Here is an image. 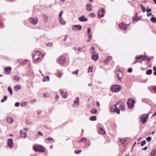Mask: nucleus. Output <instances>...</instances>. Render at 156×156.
<instances>
[{"label": "nucleus", "instance_id": "9d476101", "mask_svg": "<svg viewBox=\"0 0 156 156\" xmlns=\"http://www.w3.org/2000/svg\"><path fill=\"white\" fill-rule=\"evenodd\" d=\"M41 54V53L39 51H37L35 52H34V53H33L32 55V56L33 58H34L35 60L38 61L40 58V57H37L36 59L35 58V57L36 56H39Z\"/></svg>", "mask_w": 156, "mask_h": 156}, {"label": "nucleus", "instance_id": "cd10ccee", "mask_svg": "<svg viewBox=\"0 0 156 156\" xmlns=\"http://www.w3.org/2000/svg\"><path fill=\"white\" fill-rule=\"evenodd\" d=\"M7 90L9 94L12 95L13 94L12 89L11 86H9L8 87Z\"/></svg>", "mask_w": 156, "mask_h": 156}, {"label": "nucleus", "instance_id": "79ce46f5", "mask_svg": "<svg viewBox=\"0 0 156 156\" xmlns=\"http://www.w3.org/2000/svg\"><path fill=\"white\" fill-rule=\"evenodd\" d=\"M146 143V141L144 140L141 142L140 143L141 145L142 146H144Z\"/></svg>", "mask_w": 156, "mask_h": 156}, {"label": "nucleus", "instance_id": "338daca9", "mask_svg": "<svg viewBox=\"0 0 156 156\" xmlns=\"http://www.w3.org/2000/svg\"><path fill=\"white\" fill-rule=\"evenodd\" d=\"M96 104L98 107H99L100 106V103L99 102H97L96 103Z\"/></svg>", "mask_w": 156, "mask_h": 156}, {"label": "nucleus", "instance_id": "20e7f679", "mask_svg": "<svg viewBox=\"0 0 156 156\" xmlns=\"http://www.w3.org/2000/svg\"><path fill=\"white\" fill-rule=\"evenodd\" d=\"M105 10L103 8H100L98 10V18L104 17L105 13Z\"/></svg>", "mask_w": 156, "mask_h": 156}, {"label": "nucleus", "instance_id": "a19ab883", "mask_svg": "<svg viewBox=\"0 0 156 156\" xmlns=\"http://www.w3.org/2000/svg\"><path fill=\"white\" fill-rule=\"evenodd\" d=\"M63 12L62 11H61L60 12V13H59V18H62V16L63 14Z\"/></svg>", "mask_w": 156, "mask_h": 156}, {"label": "nucleus", "instance_id": "5fc2aeb1", "mask_svg": "<svg viewBox=\"0 0 156 156\" xmlns=\"http://www.w3.org/2000/svg\"><path fill=\"white\" fill-rule=\"evenodd\" d=\"M93 71V69L92 67H89V69L88 72H91Z\"/></svg>", "mask_w": 156, "mask_h": 156}, {"label": "nucleus", "instance_id": "a211bd4d", "mask_svg": "<svg viewBox=\"0 0 156 156\" xmlns=\"http://www.w3.org/2000/svg\"><path fill=\"white\" fill-rule=\"evenodd\" d=\"M76 100L74 102V104L73 105V106L75 107H78L79 105V98L77 97L76 98Z\"/></svg>", "mask_w": 156, "mask_h": 156}, {"label": "nucleus", "instance_id": "0eeeda50", "mask_svg": "<svg viewBox=\"0 0 156 156\" xmlns=\"http://www.w3.org/2000/svg\"><path fill=\"white\" fill-rule=\"evenodd\" d=\"M148 118V114H144L141 117V121L143 124L145 123L147 121Z\"/></svg>", "mask_w": 156, "mask_h": 156}, {"label": "nucleus", "instance_id": "ea45409f", "mask_svg": "<svg viewBox=\"0 0 156 156\" xmlns=\"http://www.w3.org/2000/svg\"><path fill=\"white\" fill-rule=\"evenodd\" d=\"M140 6L143 12H144L146 10L145 8L142 5H141Z\"/></svg>", "mask_w": 156, "mask_h": 156}, {"label": "nucleus", "instance_id": "f257e3e1", "mask_svg": "<svg viewBox=\"0 0 156 156\" xmlns=\"http://www.w3.org/2000/svg\"><path fill=\"white\" fill-rule=\"evenodd\" d=\"M121 86L118 84H115L112 86L111 87V90L113 92H118L122 89Z\"/></svg>", "mask_w": 156, "mask_h": 156}, {"label": "nucleus", "instance_id": "473e14b6", "mask_svg": "<svg viewBox=\"0 0 156 156\" xmlns=\"http://www.w3.org/2000/svg\"><path fill=\"white\" fill-rule=\"evenodd\" d=\"M97 112V110L96 109H93L91 110L90 112L92 113L95 114Z\"/></svg>", "mask_w": 156, "mask_h": 156}, {"label": "nucleus", "instance_id": "a18cd8bd", "mask_svg": "<svg viewBox=\"0 0 156 156\" xmlns=\"http://www.w3.org/2000/svg\"><path fill=\"white\" fill-rule=\"evenodd\" d=\"M94 47H93L91 48L90 51L92 53V54H93V53H95V52H94Z\"/></svg>", "mask_w": 156, "mask_h": 156}, {"label": "nucleus", "instance_id": "2f4dec72", "mask_svg": "<svg viewBox=\"0 0 156 156\" xmlns=\"http://www.w3.org/2000/svg\"><path fill=\"white\" fill-rule=\"evenodd\" d=\"M152 71L151 69H149L147 70L146 72V74L147 75H150L152 73Z\"/></svg>", "mask_w": 156, "mask_h": 156}, {"label": "nucleus", "instance_id": "c756f323", "mask_svg": "<svg viewBox=\"0 0 156 156\" xmlns=\"http://www.w3.org/2000/svg\"><path fill=\"white\" fill-rule=\"evenodd\" d=\"M90 119L92 121H95L96 119V117L95 116H93L90 117Z\"/></svg>", "mask_w": 156, "mask_h": 156}, {"label": "nucleus", "instance_id": "6ab92c4d", "mask_svg": "<svg viewBox=\"0 0 156 156\" xmlns=\"http://www.w3.org/2000/svg\"><path fill=\"white\" fill-rule=\"evenodd\" d=\"M79 20L81 22H86L88 20V19L85 17L84 16H82L79 18Z\"/></svg>", "mask_w": 156, "mask_h": 156}, {"label": "nucleus", "instance_id": "c03bdc74", "mask_svg": "<svg viewBox=\"0 0 156 156\" xmlns=\"http://www.w3.org/2000/svg\"><path fill=\"white\" fill-rule=\"evenodd\" d=\"M26 123L27 125H30L32 123V122L27 120L26 121Z\"/></svg>", "mask_w": 156, "mask_h": 156}, {"label": "nucleus", "instance_id": "423d86ee", "mask_svg": "<svg viewBox=\"0 0 156 156\" xmlns=\"http://www.w3.org/2000/svg\"><path fill=\"white\" fill-rule=\"evenodd\" d=\"M66 58L65 57L61 56L60 57L58 60V62L61 65L64 64L66 62Z\"/></svg>", "mask_w": 156, "mask_h": 156}, {"label": "nucleus", "instance_id": "c9c22d12", "mask_svg": "<svg viewBox=\"0 0 156 156\" xmlns=\"http://www.w3.org/2000/svg\"><path fill=\"white\" fill-rule=\"evenodd\" d=\"M7 99V97L6 96H5L1 100L2 102H3L5 101H6Z\"/></svg>", "mask_w": 156, "mask_h": 156}, {"label": "nucleus", "instance_id": "4468645a", "mask_svg": "<svg viewBox=\"0 0 156 156\" xmlns=\"http://www.w3.org/2000/svg\"><path fill=\"white\" fill-rule=\"evenodd\" d=\"M93 8V5L90 3H87L86 5V10L88 11L92 10Z\"/></svg>", "mask_w": 156, "mask_h": 156}, {"label": "nucleus", "instance_id": "aec40b11", "mask_svg": "<svg viewBox=\"0 0 156 156\" xmlns=\"http://www.w3.org/2000/svg\"><path fill=\"white\" fill-rule=\"evenodd\" d=\"M98 132L100 134L105 135L106 132L104 129L102 128H99L98 130Z\"/></svg>", "mask_w": 156, "mask_h": 156}, {"label": "nucleus", "instance_id": "774afa93", "mask_svg": "<svg viewBox=\"0 0 156 156\" xmlns=\"http://www.w3.org/2000/svg\"><path fill=\"white\" fill-rule=\"evenodd\" d=\"M41 111L40 110L37 111V114L39 115L41 113Z\"/></svg>", "mask_w": 156, "mask_h": 156}, {"label": "nucleus", "instance_id": "7c9ffc66", "mask_svg": "<svg viewBox=\"0 0 156 156\" xmlns=\"http://www.w3.org/2000/svg\"><path fill=\"white\" fill-rule=\"evenodd\" d=\"M150 20L154 23H156V17H152L150 19Z\"/></svg>", "mask_w": 156, "mask_h": 156}, {"label": "nucleus", "instance_id": "3c124183", "mask_svg": "<svg viewBox=\"0 0 156 156\" xmlns=\"http://www.w3.org/2000/svg\"><path fill=\"white\" fill-rule=\"evenodd\" d=\"M78 70H76L75 71L73 72H72V73L73 74H76V75H77L78 73Z\"/></svg>", "mask_w": 156, "mask_h": 156}, {"label": "nucleus", "instance_id": "bf43d9fd", "mask_svg": "<svg viewBox=\"0 0 156 156\" xmlns=\"http://www.w3.org/2000/svg\"><path fill=\"white\" fill-rule=\"evenodd\" d=\"M146 12L147 13H149L151 12V9H147L146 10Z\"/></svg>", "mask_w": 156, "mask_h": 156}, {"label": "nucleus", "instance_id": "c85d7f7f", "mask_svg": "<svg viewBox=\"0 0 156 156\" xmlns=\"http://www.w3.org/2000/svg\"><path fill=\"white\" fill-rule=\"evenodd\" d=\"M50 80V77L48 76H47L46 77H44L43 81V82L45 81H49Z\"/></svg>", "mask_w": 156, "mask_h": 156}, {"label": "nucleus", "instance_id": "ddd939ff", "mask_svg": "<svg viewBox=\"0 0 156 156\" xmlns=\"http://www.w3.org/2000/svg\"><path fill=\"white\" fill-rule=\"evenodd\" d=\"M12 68L10 67H5L4 70L5 73L7 75L10 74L11 73Z\"/></svg>", "mask_w": 156, "mask_h": 156}, {"label": "nucleus", "instance_id": "f8f14e48", "mask_svg": "<svg viewBox=\"0 0 156 156\" xmlns=\"http://www.w3.org/2000/svg\"><path fill=\"white\" fill-rule=\"evenodd\" d=\"M29 21L31 23L34 25H36L38 22V20L36 18H30Z\"/></svg>", "mask_w": 156, "mask_h": 156}, {"label": "nucleus", "instance_id": "603ef678", "mask_svg": "<svg viewBox=\"0 0 156 156\" xmlns=\"http://www.w3.org/2000/svg\"><path fill=\"white\" fill-rule=\"evenodd\" d=\"M133 69L131 68H130L128 69V72L129 73H131L132 72Z\"/></svg>", "mask_w": 156, "mask_h": 156}, {"label": "nucleus", "instance_id": "5701e85b", "mask_svg": "<svg viewBox=\"0 0 156 156\" xmlns=\"http://www.w3.org/2000/svg\"><path fill=\"white\" fill-rule=\"evenodd\" d=\"M42 16L44 22H48V16L45 14H43Z\"/></svg>", "mask_w": 156, "mask_h": 156}, {"label": "nucleus", "instance_id": "58836bf2", "mask_svg": "<svg viewBox=\"0 0 156 156\" xmlns=\"http://www.w3.org/2000/svg\"><path fill=\"white\" fill-rule=\"evenodd\" d=\"M53 44L51 42H48L46 44V46L48 47H52Z\"/></svg>", "mask_w": 156, "mask_h": 156}, {"label": "nucleus", "instance_id": "6e6552de", "mask_svg": "<svg viewBox=\"0 0 156 156\" xmlns=\"http://www.w3.org/2000/svg\"><path fill=\"white\" fill-rule=\"evenodd\" d=\"M130 24H126L124 23H122L119 24V27L122 29L125 30H126L128 27L129 26Z\"/></svg>", "mask_w": 156, "mask_h": 156}, {"label": "nucleus", "instance_id": "052dcab7", "mask_svg": "<svg viewBox=\"0 0 156 156\" xmlns=\"http://www.w3.org/2000/svg\"><path fill=\"white\" fill-rule=\"evenodd\" d=\"M121 103L122 102L121 101H119L115 104V105H122L121 104Z\"/></svg>", "mask_w": 156, "mask_h": 156}, {"label": "nucleus", "instance_id": "4be33fe9", "mask_svg": "<svg viewBox=\"0 0 156 156\" xmlns=\"http://www.w3.org/2000/svg\"><path fill=\"white\" fill-rule=\"evenodd\" d=\"M112 58V57L111 56H108L104 61V63L105 64H107L109 62H110Z\"/></svg>", "mask_w": 156, "mask_h": 156}, {"label": "nucleus", "instance_id": "13d9d810", "mask_svg": "<svg viewBox=\"0 0 156 156\" xmlns=\"http://www.w3.org/2000/svg\"><path fill=\"white\" fill-rule=\"evenodd\" d=\"M20 103L19 102H17L15 103V105L16 107H18L19 106Z\"/></svg>", "mask_w": 156, "mask_h": 156}, {"label": "nucleus", "instance_id": "37998d69", "mask_svg": "<svg viewBox=\"0 0 156 156\" xmlns=\"http://www.w3.org/2000/svg\"><path fill=\"white\" fill-rule=\"evenodd\" d=\"M86 141V139L85 138H83L81 139V142H84V143H85Z\"/></svg>", "mask_w": 156, "mask_h": 156}, {"label": "nucleus", "instance_id": "de8ad7c7", "mask_svg": "<svg viewBox=\"0 0 156 156\" xmlns=\"http://www.w3.org/2000/svg\"><path fill=\"white\" fill-rule=\"evenodd\" d=\"M81 151H82V150H79V151H75V153L76 154H79L81 152Z\"/></svg>", "mask_w": 156, "mask_h": 156}, {"label": "nucleus", "instance_id": "09e8293b", "mask_svg": "<svg viewBox=\"0 0 156 156\" xmlns=\"http://www.w3.org/2000/svg\"><path fill=\"white\" fill-rule=\"evenodd\" d=\"M27 104L26 102H24L21 104V106H26Z\"/></svg>", "mask_w": 156, "mask_h": 156}, {"label": "nucleus", "instance_id": "dca6fc26", "mask_svg": "<svg viewBox=\"0 0 156 156\" xmlns=\"http://www.w3.org/2000/svg\"><path fill=\"white\" fill-rule=\"evenodd\" d=\"M59 91L63 98H67L68 94L67 92H64L62 89H60Z\"/></svg>", "mask_w": 156, "mask_h": 156}, {"label": "nucleus", "instance_id": "4c0bfd02", "mask_svg": "<svg viewBox=\"0 0 156 156\" xmlns=\"http://www.w3.org/2000/svg\"><path fill=\"white\" fill-rule=\"evenodd\" d=\"M89 16L91 18H94L95 17V15L94 13H90L89 15Z\"/></svg>", "mask_w": 156, "mask_h": 156}, {"label": "nucleus", "instance_id": "69168bd1", "mask_svg": "<svg viewBox=\"0 0 156 156\" xmlns=\"http://www.w3.org/2000/svg\"><path fill=\"white\" fill-rule=\"evenodd\" d=\"M90 28H88V30H87V33H88L89 34H90Z\"/></svg>", "mask_w": 156, "mask_h": 156}, {"label": "nucleus", "instance_id": "2eb2a0df", "mask_svg": "<svg viewBox=\"0 0 156 156\" xmlns=\"http://www.w3.org/2000/svg\"><path fill=\"white\" fill-rule=\"evenodd\" d=\"M98 58V55L97 53H94L92 54V58L95 61L97 60Z\"/></svg>", "mask_w": 156, "mask_h": 156}, {"label": "nucleus", "instance_id": "39448f33", "mask_svg": "<svg viewBox=\"0 0 156 156\" xmlns=\"http://www.w3.org/2000/svg\"><path fill=\"white\" fill-rule=\"evenodd\" d=\"M115 105H113L110 108V111L113 112H117L118 114H120V112L119 109L117 108Z\"/></svg>", "mask_w": 156, "mask_h": 156}, {"label": "nucleus", "instance_id": "f704fd0d", "mask_svg": "<svg viewBox=\"0 0 156 156\" xmlns=\"http://www.w3.org/2000/svg\"><path fill=\"white\" fill-rule=\"evenodd\" d=\"M62 75V73H60L59 72H58L57 74V76L59 78H61Z\"/></svg>", "mask_w": 156, "mask_h": 156}, {"label": "nucleus", "instance_id": "72a5a7b5", "mask_svg": "<svg viewBox=\"0 0 156 156\" xmlns=\"http://www.w3.org/2000/svg\"><path fill=\"white\" fill-rule=\"evenodd\" d=\"M119 109H121L122 110H124L125 108V106L123 105H119Z\"/></svg>", "mask_w": 156, "mask_h": 156}, {"label": "nucleus", "instance_id": "a878e982", "mask_svg": "<svg viewBox=\"0 0 156 156\" xmlns=\"http://www.w3.org/2000/svg\"><path fill=\"white\" fill-rule=\"evenodd\" d=\"M21 77L18 75H16L14 76V79L16 81H19L20 80Z\"/></svg>", "mask_w": 156, "mask_h": 156}, {"label": "nucleus", "instance_id": "7ed1b4c3", "mask_svg": "<svg viewBox=\"0 0 156 156\" xmlns=\"http://www.w3.org/2000/svg\"><path fill=\"white\" fill-rule=\"evenodd\" d=\"M135 102V101L134 99L130 98L128 99L127 102V104L128 108L129 109H131L133 108L134 104Z\"/></svg>", "mask_w": 156, "mask_h": 156}, {"label": "nucleus", "instance_id": "f3484780", "mask_svg": "<svg viewBox=\"0 0 156 156\" xmlns=\"http://www.w3.org/2000/svg\"><path fill=\"white\" fill-rule=\"evenodd\" d=\"M6 121L8 123L11 124L13 122V119L10 116H8L6 118Z\"/></svg>", "mask_w": 156, "mask_h": 156}, {"label": "nucleus", "instance_id": "0e129e2a", "mask_svg": "<svg viewBox=\"0 0 156 156\" xmlns=\"http://www.w3.org/2000/svg\"><path fill=\"white\" fill-rule=\"evenodd\" d=\"M153 89L154 91V92L156 93V86H154L153 87Z\"/></svg>", "mask_w": 156, "mask_h": 156}, {"label": "nucleus", "instance_id": "b1692460", "mask_svg": "<svg viewBox=\"0 0 156 156\" xmlns=\"http://www.w3.org/2000/svg\"><path fill=\"white\" fill-rule=\"evenodd\" d=\"M135 58L137 60L140 59L142 58L144 60H146V58H147V57L146 56L140 55L136 57Z\"/></svg>", "mask_w": 156, "mask_h": 156}, {"label": "nucleus", "instance_id": "bb28decb", "mask_svg": "<svg viewBox=\"0 0 156 156\" xmlns=\"http://www.w3.org/2000/svg\"><path fill=\"white\" fill-rule=\"evenodd\" d=\"M60 23L63 25H65L66 23V22L62 18H59Z\"/></svg>", "mask_w": 156, "mask_h": 156}, {"label": "nucleus", "instance_id": "412c9836", "mask_svg": "<svg viewBox=\"0 0 156 156\" xmlns=\"http://www.w3.org/2000/svg\"><path fill=\"white\" fill-rule=\"evenodd\" d=\"M117 75L119 79L121 80L122 77V73L119 70L117 73Z\"/></svg>", "mask_w": 156, "mask_h": 156}, {"label": "nucleus", "instance_id": "8fccbe9b", "mask_svg": "<svg viewBox=\"0 0 156 156\" xmlns=\"http://www.w3.org/2000/svg\"><path fill=\"white\" fill-rule=\"evenodd\" d=\"M46 139L48 141H51V140H53V139L51 137H49L47 138Z\"/></svg>", "mask_w": 156, "mask_h": 156}, {"label": "nucleus", "instance_id": "6e6d98bb", "mask_svg": "<svg viewBox=\"0 0 156 156\" xmlns=\"http://www.w3.org/2000/svg\"><path fill=\"white\" fill-rule=\"evenodd\" d=\"M92 35L91 34H89V38L90 39V41L92 37Z\"/></svg>", "mask_w": 156, "mask_h": 156}, {"label": "nucleus", "instance_id": "e433bc0d", "mask_svg": "<svg viewBox=\"0 0 156 156\" xmlns=\"http://www.w3.org/2000/svg\"><path fill=\"white\" fill-rule=\"evenodd\" d=\"M15 87L16 89L19 90L21 89V86L20 85H16Z\"/></svg>", "mask_w": 156, "mask_h": 156}, {"label": "nucleus", "instance_id": "49530a36", "mask_svg": "<svg viewBox=\"0 0 156 156\" xmlns=\"http://www.w3.org/2000/svg\"><path fill=\"white\" fill-rule=\"evenodd\" d=\"M151 139V138L150 136H148L146 138V140L148 142H150Z\"/></svg>", "mask_w": 156, "mask_h": 156}, {"label": "nucleus", "instance_id": "f03ea898", "mask_svg": "<svg viewBox=\"0 0 156 156\" xmlns=\"http://www.w3.org/2000/svg\"><path fill=\"white\" fill-rule=\"evenodd\" d=\"M33 150L36 151H39V152H44L45 151L44 148L42 146L40 145H35L33 146Z\"/></svg>", "mask_w": 156, "mask_h": 156}, {"label": "nucleus", "instance_id": "393cba45", "mask_svg": "<svg viewBox=\"0 0 156 156\" xmlns=\"http://www.w3.org/2000/svg\"><path fill=\"white\" fill-rule=\"evenodd\" d=\"M150 154L151 156H156V148L152 151Z\"/></svg>", "mask_w": 156, "mask_h": 156}, {"label": "nucleus", "instance_id": "9b49d317", "mask_svg": "<svg viewBox=\"0 0 156 156\" xmlns=\"http://www.w3.org/2000/svg\"><path fill=\"white\" fill-rule=\"evenodd\" d=\"M72 29L74 31H76L77 30H80L82 28V26L80 25H74L72 27Z\"/></svg>", "mask_w": 156, "mask_h": 156}, {"label": "nucleus", "instance_id": "e2e57ef3", "mask_svg": "<svg viewBox=\"0 0 156 156\" xmlns=\"http://www.w3.org/2000/svg\"><path fill=\"white\" fill-rule=\"evenodd\" d=\"M67 37H68V36H67V35H66L65 36L64 38V41H66L67 38Z\"/></svg>", "mask_w": 156, "mask_h": 156}, {"label": "nucleus", "instance_id": "864d4df0", "mask_svg": "<svg viewBox=\"0 0 156 156\" xmlns=\"http://www.w3.org/2000/svg\"><path fill=\"white\" fill-rule=\"evenodd\" d=\"M24 132L22 130H20V137H22L23 135L24 134Z\"/></svg>", "mask_w": 156, "mask_h": 156}, {"label": "nucleus", "instance_id": "680f3d73", "mask_svg": "<svg viewBox=\"0 0 156 156\" xmlns=\"http://www.w3.org/2000/svg\"><path fill=\"white\" fill-rule=\"evenodd\" d=\"M24 136H23V137L24 138H26L27 137V134L26 133L24 132L23 134Z\"/></svg>", "mask_w": 156, "mask_h": 156}, {"label": "nucleus", "instance_id": "1a4fd4ad", "mask_svg": "<svg viewBox=\"0 0 156 156\" xmlns=\"http://www.w3.org/2000/svg\"><path fill=\"white\" fill-rule=\"evenodd\" d=\"M7 144L8 147L10 148H12L13 147V141L12 139H9L7 140Z\"/></svg>", "mask_w": 156, "mask_h": 156}, {"label": "nucleus", "instance_id": "4d7b16f0", "mask_svg": "<svg viewBox=\"0 0 156 156\" xmlns=\"http://www.w3.org/2000/svg\"><path fill=\"white\" fill-rule=\"evenodd\" d=\"M37 135H40L41 136H43V133L40 131L38 132L37 133Z\"/></svg>", "mask_w": 156, "mask_h": 156}]
</instances>
